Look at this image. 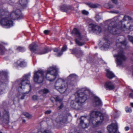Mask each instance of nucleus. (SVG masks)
I'll use <instances>...</instances> for the list:
<instances>
[{"label": "nucleus", "mask_w": 133, "mask_h": 133, "mask_svg": "<svg viewBox=\"0 0 133 133\" xmlns=\"http://www.w3.org/2000/svg\"><path fill=\"white\" fill-rule=\"evenodd\" d=\"M52 97L51 98V99H52Z\"/></svg>", "instance_id": "obj_56"}, {"label": "nucleus", "mask_w": 133, "mask_h": 133, "mask_svg": "<svg viewBox=\"0 0 133 133\" xmlns=\"http://www.w3.org/2000/svg\"><path fill=\"white\" fill-rule=\"evenodd\" d=\"M49 90L47 89H44L42 90H41L39 91V93L41 94H46L48 93Z\"/></svg>", "instance_id": "obj_29"}, {"label": "nucleus", "mask_w": 133, "mask_h": 133, "mask_svg": "<svg viewBox=\"0 0 133 133\" xmlns=\"http://www.w3.org/2000/svg\"><path fill=\"white\" fill-rule=\"evenodd\" d=\"M49 32V30H46L44 31V33L45 34L47 35L48 34Z\"/></svg>", "instance_id": "obj_44"}, {"label": "nucleus", "mask_w": 133, "mask_h": 133, "mask_svg": "<svg viewBox=\"0 0 133 133\" xmlns=\"http://www.w3.org/2000/svg\"><path fill=\"white\" fill-rule=\"evenodd\" d=\"M0 133H2V132H0Z\"/></svg>", "instance_id": "obj_55"}, {"label": "nucleus", "mask_w": 133, "mask_h": 133, "mask_svg": "<svg viewBox=\"0 0 133 133\" xmlns=\"http://www.w3.org/2000/svg\"><path fill=\"white\" fill-rule=\"evenodd\" d=\"M112 13H118L119 12L118 11H113L111 12Z\"/></svg>", "instance_id": "obj_47"}, {"label": "nucleus", "mask_w": 133, "mask_h": 133, "mask_svg": "<svg viewBox=\"0 0 133 133\" xmlns=\"http://www.w3.org/2000/svg\"><path fill=\"white\" fill-rule=\"evenodd\" d=\"M85 4L89 7L92 8H95L98 7L99 5L97 4L93 3H87Z\"/></svg>", "instance_id": "obj_26"}, {"label": "nucleus", "mask_w": 133, "mask_h": 133, "mask_svg": "<svg viewBox=\"0 0 133 133\" xmlns=\"http://www.w3.org/2000/svg\"><path fill=\"white\" fill-rule=\"evenodd\" d=\"M118 125L117 123H112L107 127V129L109 133H120L118 132Z\"/></svg>", "instance_id": "obj_14"}, {"label": "nucleus", "mask_w": 133, "mask_h": 133, "mask_svg": "<svg viewBox=\"0 0 133 133\" xmlns=\"http://www.w3.org/2000/svg\"><path fill=\"white\" fill-rule=\"evenodd\" d=\"M105 6L106 8L108 9L112 8L114 7V6L112 5L107 3L106 4H105Z\"/></svg>", "instance_id": "obj_31"}, {"label": "nucleus", "mask_w": 133, "mask_h": 133, "mask_svg": "<svg viewBox=\"0 0 133 133\" xmlns=\"http://www.w3.org/2000/svg\"><path fill=\"white\" fill-rule=\"evenodd\" d=\"M38 133H52V132L49 130H45L43 132L39 131Z\"/></svg>", "instance_id": "obj_33"}, {"label": "nucleus", "mask_w": 133, "mask_h": 133, "mask_svg": "<svg viewBox=\"0 0 133 133\" xmlns=\"http://www.w3.org/2000/svg\"><path fill=\"white\" fill-rule=\"evenodd\" d=\"M130 105L133 108V103H131Z\"/></svg>", "instance_id": "obj_50"}, {"label": "nucleus", "mask_w": 133, "mask_h": 133, "mask_svg": "<svg viewBox=\"0 0 133 133\" xmlns=\"http://www.w3.org/2000/svg\"><path fill=\"white\" fill-rule=\"evenodd\" d=\"M86 117L81 116L77 119L79 120V126L82 128H87L90 125H91L94 128H95L101 125L104 120L103 115L99 112L93 111L90 113V119L89 121V123L84 122L86 120Z\"/></svg>", "instance_id": "obj_2"}, {"label": "nucleus", "mask_w": 133, "mask_h": 133, "mask_svg": "<svg viewBox=\"0 0 133 133\" xmlns=\"http://www.w3.org/2000/svg\"><path fill=\"white\" fill-rule=\"evenodd\" d=\"M32 99L34 100H36L37 99V97L36 95H34L32 96Z\"/></svg>", "instance_id": "obj_39"}, {"label": "nucleus", "mask_w": 133, "mask_h": 133, "mask_svg": "<svg viewBox=\"0 0 133 133\" xmlns=\"http://www.w3.org/2000/svg\"><path fill=\"white\" fill-rule=\"evenodd\" d=\"M93 105L94 106H102V103L100 99L97 97L94 96L93 99Z\"/></svg>", "instance_id": "obj_19"}, {"label": "nucleus", "mask_w": 133, "mask_h": 133, "mask_svg": "<svg viewBox=\"0 0 133 133\" xmlns=\"http://www.w3.org/2000/svg\"><path fill=\"white\" fill-rule=\"evenodd\" d=\"M67 46L66 45H64L62 48L61 51L60 52L58 51V49L55 48L54 49V52H56L55 54L56 56L60 57L63 54V52L66 51L67 50Z\"/></svg>", "instance_id": "obj_17"}, {"label": "nucleus", "mask_w": 133, "mask_h": 133, "mask_svg": "<svg viewBox=\"0 0 133 133\" xmlns=\"http://www.w3.org/2000/svg\"><path fill=\"white\" fill-rule=\"evenodd\" d=\"M129 128V127H126L125 128V129L126 131H127L128 130Z\"/></svg>", "instance_id": "obj_46"}, {"label": "nucleus", "mask_w": 133, "mask_h": 133, "mask_svg": "<svg viewBox=\"0 0 133 133\" xmlns=\"http://www.w3.org/2000/svg\"><path fill=\"white\" fill-rule=\"evenodd\" d=\"M105 87L107 90H110L114 89L115 88L114 85L111 82H107L104 85Z\"/></svg>", "instance_id": "obj_22"}, {"label": "nucleus", "mask_w": 133, "mask_h": 133, "mask_svg": "<svg viewBox=\"0 0 133 133\" xmlns=\"http://www.w3.org/2000/svg\"><path fill=\"white\" fill-rule=\"evenodd\" d=\"M51 110H48L45 112V113L46 114H49L51 113Z\"/></svg>", "instance_id": "obj_43"}, {"label": "nucleus", "mask_w": 133, "mask_h": 133, "mask_svg": "<svg viewBox=\"0 0 133 133\" xmlns=\"http://www.w3.org/2000/svg\"><path fill=\"white\" fill-rule=\"evenodd\" d=\"M101 44L102 45V47L104 50H106L109 47L110 42L108 39H105L102 40Z\"/></svg>", "instance_id": "obj_18"}, {"label": "nucleus", "mask_w": 133, "mask_h": 133, "mask_svg": "<svg viewBox=\"0 0 133 133\" xmlns=\"http://www.w3.org/2000/svg\"><path fill=\"white\" fill-rule=\"evenodd\" d=\"M15 66L16 67L20 66L24 67L26 66V63L24 60L22 59L18 60L15 64Z\"/></svg>", "instance_id": "obj_20"}, {"label": "nucleus", "mask_w": 133, "mask_h": 133, "mask_svg": "<svg viewBox=\"0 0 133 133\" xmlns=\"http://www.w3.org/2000/svg\"><path fill=\"white\" fill-rule=\"evenodd\" d=\"M109 24L108 30L111 33L116 34L118 33L119 29H117L116 24V22L113 20H108L107 21Z\"/></svg>", "instance_id": "obj_10"}, {"label": "nucleus", "mask_w": 133, "mask_h": 133, "mask_svg": "<svg viewBox=\"0 0 133 133\" xmlns=\"http://www.w3.org/2000/svg\"><path fill=\"white\" fill-rule=\"evenodd\" d=\"M129 97L133 98V91L130 94Z\"/></svg>", "instance_id": "obj_41"}, {"label": "nucleus", "mask_w": 133, "mask_h": 133, "mask_svg": "<svg viewBox=\"0 0 133 133\" xmlns=\"http://www.w3.org/2000/svg\"><path fill=\"white\" fill-rule=\"evenodd\" d=\"M24 97H25V96L24 95H23L21 97V99H24Z\"/></svg>", "instance_id": "obj_49"}, {"label": "nucleus", "mask_w": 133, "mask_h": 133, "mask_svg": "<svg viewBox=\"0 0 133 133\" xmlns=\"http://www.w3.org/2000/svg\"><path fill=\"white\" fill-rule=\"evenodd\" d=\"M60 9L63 11L67 12L68 10L69 9L73 10L74 8L69 5L63 4L60 6Z\"/></svg>", "instance_id": "obj_21"}, {"label": "nucleus", "mask_w": 133, "mask_h": 133, "mask_svg": "<svg viewBox=\"0 0 133 133\" xmlns=\"http://www.w3.org/2000/svg\"><path fill=\"white\" fill-rule=\"evenodd\" d=\"M70 50L71 51V53L73 54H75L78 57H81L83 54V52L80 49H77L76 48L71 49Z\"/></svg>", "instance_id": "obj_16"}, {"label": "nucleus", "mask_w": 133, "mask_h": 133, "mask_svg": "<svg viewBox=\"0 0 133 133\" xmlns=\"http://www.w3.org/2000/svg\"><path fill=\"white\" fill-rule=\"evenodd\" d=\"M55 99L56 101L61 102L62 101V99L59 98V96H57L55 98Z\"/></svg>", "instance_id": "obj_36"}, {"label": "nucleus", "mask_w": 133, "mask_h": 133, "mask_svg": "<svg viewBox=\"0 0 133 133\" xmlns=\"http://www.w3.org/2000/svg\"><path fill=\"white\" fill-rule=\"evenodd\" d=\"M89 30L96 34H99L101 31V28L95 24L91 23L89 25Z\"/></svg>", "instance_id": "obj_12"}, {"label": "nucleus", "mask_w": 133, "mask_h": 133, "mask_svg": "<svg viewBox=\"0 0 133 133\" xmlns=\"http://www.w3.org/2000/svg\"><path fill=\"white\" fill-rule=\"evenodd\" d=\"M4 44L3 43L0 44V54L3 55L5 54L7 51L5 48Z\"/></svg>", "instance_id": "obj_25"}, {"label": "nucleus", "mask_w": 133, "mask_h": 133, "mask_svg": "<svg viewBox=\"0 0 133 133\" xmlns=\"http://www.w3.org/2000/svg\"><path fill=\"white\" fill-rule=\"evenodd\" d=\"M63 107V104H61L60 106L58 108V109H60L62 108Z\"/></svg>", "instance_id": "obj_42"}, {"label": "nucleus", "mask_w": 133, "mask_h": 133, "mask_svg": "<svg viewBox=\"0 0 133 133\" xmlns=\"http://www.w3.org/2000/svg\"><path fill=\"white\" fill-rule=\"evenodd\" d=\"M10 17L11 18L13 19H15L16 18L18 19L23 18V15L21 14V11L19 9H17L16 11H14L12 12Z\"/></svg>", "instance_id": "obj_13"}, {"label": "nucleus", "mask_w": 133, "mask_h": 133, "mask_svg": "<svg viewBox=\"0 0 133 133\" xmlns=\"http://www.w3.org/2000/svg\"><path fill=\"white\" fill-rule=\"evenodd\" d=\"M131 29H130V28L129 29H128V30H130Z\"/></svg>", "instance_id": "obj_53"}, {"label": "nucleus", "mask_w": 133, "mask_h": 133, "mask_svg": "<svg viewBox=\"0 0 133 133\" xmlns=\"http://www.w3.org/2000/svg\"><path fill=\"white\" fill-rule=\"evenodd\" d=\"M67 120V119L65 117H63L62 116L58 117L55 119V121L57 122H63L65 123Z\"/></svg>", "instance_id": "obj_23"}, {"label": "nucleus", "mask_w": 133, "mask_h": 133, "mask_svg": "<svg viewBox=\"0 0 133 133\" xmlns=\"http://www.w3.org/2000/svg\"><path fill=\"white\" fill-rule=\"evenodd\" d=\"M128 38L130 41L133 44V37L129 35L128 36Z\"/></svg>", "instance_id": "obj_37"}, {"label": "nucleus", "mask_w": 133, "mask_h": 133, "mask_svg": "<svg viewBox=\"0 0 133 133\" xmlns=\"http://www.w3.org/2000/svg\"><path fill=\"white\" fill-rule=\"evenodd\" d=\"M19 3L23 8V7H26L27 1V0H19Z\"/></svg>", "instance_id": "obj_28"}, {"label": "nucleus", "mask_w": 133, "mask_h": 133, "mask_svg": "<svg viewBox=\"0 0 133 133\" xmlns=\"http://www.w3.org/2000/svg\"><path fill=\"white\" fill-rule=\"evenodd\" d=\"M24 115L26 117L30 118L31 117V116L29 113L27 112H25L24 113Z\"/></svg>", "instance_id": "obj_35"}, {"label": "nucleus", "mask_w": 133, "mask_h": 133, "mask_svg": "<svg viewBox=\"0 0 133 133\" xmlns=\"http://www.w3.org/2000/svg\"><path fill=\"white\" fill-rule=\"evenodd\" d=\"M119 39L116 41V44L117 46H118V45H121L122 46H125L127 44V43L125 41L123 42H121L120 41H119Z\"/></svg>", "instance_id": "obj_27"}, {"label": "nucleus", "mask_w": 133, "mask_h": 133, "mask_svg": "<svg viewBox=\"0 0 133 133\" xmlns=\"http://www.w3.org/2000/svg\"><path fill=\"white\" fill-rule=\"evenodd\" d=\"M23 122H25V120H23Z\"/></svg>", "instance_id": "obj_51"}, {"label": "nucleus", "mask_w": 133, "mask_h": 133, "mask_svg": "<svg viewBox=\"0 0 133 133\" xmlns=\"http://www.w3.org/2000/svg\"><path fill=\"white\" fill-rule=\"evenodd\" d=\"M82 12L83 14L85 15H88L89 13L88 11L85 10H82Z\"/></svg>", "instance_id": "obj_38"}, {"label": "nucleus", "mask_w": 133, "mask_h": 133, "mask_svg": "<svg viewBox=\"0 0 133 133\" xmlns=\"http://www.w3.org/2000/svg\"><path fill=\"white\" fill-rule=\"evenodd\" d=\"M114 56L116 57V61L118 66H120L122 63L123 62L125 61L126 59V57L122 49H121L119 51L118 54L114 55Z\"/></svg>", "instance_id": "obj_9"}, {"label": "nucleus", "mask_w": 133, "mask_h": 133, "mask_svg": "<svg viewBox=\"0 0 133 133\" xmlns=\"http://www.w3.org/2000/svg\"><path fill=\"white\" fill-rule=\"evenodd\" d=\"M3 121L4 122L8 123L9 121L10 114L9 112L7 110H5L3 112Z\"/></svg>", "instance_id": "obj_15"}, {"label": "nucleus", "mask_w": 133, "mask_h": 133, "mask_svg": "<svg viewBox=\"0 0 133 133\" xmlns=\"http://www.w3.org/2000/svg\"><path fill=\"white\" fill-rule=\"evenodd\" d=\"M90 92V90L86 87L78 90L75 94V102L72 101L71 102V107L76 109L81 108L87 99V95Z\"/></svg>", "instance_id": "obj_3"}, {"label": "nucleus", "mask_w": 133, "mask_h": 133, "mask_svg": "<svg viewBox=\"0 0 133 133\" xmlns=\"http://www.w3.org/2000/svg\"><path fill=\"white\" fill-rule=\"evenodd\" d=\"M76 75L70 74L65 80L59 78L56 81L55 85V88L60 93H63L66 91L69 87L74 85V82L70 81L75 79Z\"/></svg>", "instance_id": "obj_4"}, {"label": "nucleus", "mask_w": 133, "mask_h": 133, "mask_svg": "<svg viewBox=\"0 0 133 133\" xmlns=\"http://www.w3.org/2000/svg\"><path fill=\"white\" fill-rule=\"evenodd\" d=\"M112 2L114 3L117 4V0H111Z\"/></svg>", "instance_id": "obj_40"}, {"label": "nucleus", "mask_w": 133, "mask_h": 133, "mask_svg": "<svg viewBox=\"0 0 133 133\" xmlns=\"http://www.w3.org/2000/svg\"><path fill=\"white\" fill-rule=\"evenodd\" d=\"M72 34L75 36V41L76 44L79 46H81L85 44V42L83 40V36L79 30L76 28H74Z\"/></svg>", "instance_id": "obj_8"}, {"label": "nucleus", "mask_w": 133, "mask_h": 133, "mask_svg": "<svg viewBox=\"0 0 133 133\" xmlns=\"http://www.w3.org/2000/svg\"><path fill=\"white\" fill-rule=\"evenodd\" d=\"M95 133H103L101 131H97L95 132Z\"/></svg>", "instance_id": "obj_48"}, {"label": "nucleus", "mask_w": 133, "mask_h": 133, "mask_svg": "<svg viewBox=\"0 0 133 133\" xmlns=\"http://www.w3.org/2000/svg\"><path fill=\"white\" fill-rule=\"evenodd\" d=\"M126 25H124V28H126Z\"/></svg>", "instance_id": "obj_52"}, {"label": "nucleus", "mask_w": 133, "mask_h": 133, "mask_svg": "<svg viewBox=\"0 0 133 133\" xmlns=\"http://www.w3.org/2000/svg\"><path fill=\"white\" fill-rule=\"evenodd\" d=\"M126 16H124V17H123V20L122 21H121V23L122 22L125 21L126 20L125 19V18H126Z\"/></svg>", "instance_id": "obj_45"}, {"label": "nucleus", "mask_w": 133, "mask_h": 133, "mask_svg": "<svg viewBox=\"0 0 133 133\" xmlns=\"http://www.w3.org/2000/svg\"><path fill=\"white\" fill-rule=\"evenodd\" d=\"M37 45L35 42L32 43L29 46V48L32 52H34L39 54H43L50 51L51 50L48 47H46L42 51H37L36 48Z\"/></svg>", "instance_id": "obj_11"}, {"label": "nucleus", "mask_w": 133, "mask_h": 133, "mask_svg": "<svg viewBox=\"0 0 133 133\" xmlns=\"http://www.w3.org/2000/svg\"><path fill=\"white\" fill-rule=\"evenodd\" d=\"M95 18L96 20L98 21L101 19V17L98 14H96L95 16Z\"/></svg>", "instance_id": "obj_32"}, {"label": "nucleus", "mask_w": 133, "mask_h": 133, "mask_svg": "<svg viewBox=\"0 0 133 133\" xmlns=\"http://www.w3.org/2000/svg\"><path fill=\"white\" fill-rule=\"evenodd\" d=\"M58 69L56 66H52L49 68L45 72L42 70L35 72L34 80L36 83H42L45 79L50 82L54 81L56 78Z\"/></svg>", "instance_id": "obj_1"}, {"label": "nucleus", "mask_w": 133, "mask_h": 133, "mask_svg": "<svg viewBox=\"0 0 133 133\" xmlns=\"http://www.w3.org/2000/svg\"><path fill=\"white\" fill-rule=\"evenodd\" d=\"M31 77L30 74L25 75L19 81L18 84V90L19 91H21L22 90L25 88L27 85H28L31 88V86L30 85V82L29 79Z\"/></svg>", "instance_id": "obj_7"}, {"label": "nucleus", "mask_w": 133, "mask_h": 133, "mask_svg": "<svg viewBox=\"0 0 133 133\" xmlns=\"http://www.w3.org/2000/svg\"><path fill=\"white\" fill-rule=\"evenodd\" d=\"M29 92H26V94H27Z\"/></svg>", "instance_id": "obj_54"}, {"label": "nucleus", "mask_w": 133, "mask_h": 133, "mask_svg": "<svg viewBox=\"0 0 133 133\" xmlns=\"http://www.w3.org/2000/svg\"><path fill=\"white\" fill-rule=\"evenodd\" d=\"M125 109L127 112H132V110L131 108L128 107H126L125 108Z\"/></svg>", "instance_id": "obj_34"}, {"label": "nucleus", "mask_w": 133, "mask_h": 133, "mask_svg": "<svg viewBox=\"0 0 133 133\" xmlns=\"http://www.w3.org/2000/svg\"><path fill=\"white\" fill-rule=\"evenodd\" d=\"M8 13V12L0 8V24L3 27L6 28L11 27L13 25V21L6 15Z\"/></svg>", "instance_id": "obj_5"}, {"label": "nucleus", "mask_w": 133, "mask_h": 133, "mask_svg": "<svg viewBox=\"0 0 133 133\" xmlns=\"http://www.w3.org/2000/svg\"><path fill=\"white\" fill-rule=\"evenodd\" d=\"M106 76L109 79H112L115 77V76L114 74L109 69H106Z\"/></svg>", "instance_id": "obj_24"}, {"label": "nucleus", "mask_w": 133, "mask_h": 133, "mask_svg": "<svg viewBox=\"0 0 133 133\" xmlns=\"http://www.w3.org/2000/svg\"><path fill=\"white\" fill-rule=\"evenodd\" d=\"M8 73L5 71H0V94L4 92L5 84L8 82Z\"/></svg>", "instance_id": "obj_6"}, {"label": "nucleus", "mask_w": 133, "mask_h": 133, "mask_svg": "<svg viewBox=\"0 0 133 133\" xmlns=\"http://www.w3.org/2000/svg\"><path fill=\"white\" fill-rule=\"evenodd\" d=\"M17 50L18 51L23 52L25 51L26 49L24 47L20 46L17 48Z\"/></svg>", "instance_id": "obj_30"}]
</instances>
